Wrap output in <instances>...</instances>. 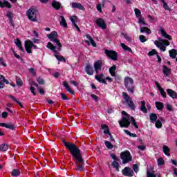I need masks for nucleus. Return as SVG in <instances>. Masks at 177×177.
<instances>
[{
  "instance_id": "obj_52",
  "label": "nucleus",
  "mask_w": 177,
  "mask_h": 177,
  "mask_svg": "<svg viewBox=\"0 0 177 177\" xmlns=\"http://www.w3.org/2000/svg\"><path fill=\"white\" fill-rule=\"evenodd\" d=\"M139 39L140 42H142V43L146 42V41H147V39H146V37H145V35H140Z\"/></svg>"
},
{
  "instance_id": "obj_59",
  "label": "nucleus",
  "mask_w": 177,
  "mask_h": 177,
  "mask_svg": "<svg viewBox=\"0 0 177 177\" xmlns=\"http://www.w3.org/2000/svg\"><path fill=\"white\" fill-rule=\"evenodd\" d=\"M96 8L97 10H98L100 13H102V4H97Z\"/></svg>"
},
{
  "instance_id": "obj_35",
  "label": "nucleus",
  "mask_w": 177,
  "mask_h": 177,
  "mask_svg": "<svg viewBox=\"0 0 177 177\" xmlns=\"http://www.w3.org/2000/svg\"><path fill=\"white\" fill-rule=\"evenodd\" d=\"M120 46H122V49H124V50H126V52H131V53H132V49L128 47V46L125 45V44L121 43Z\"/></svg>"
},
{
  "instance_id": "obj_43",
  "label": "nucleus",
  "mask_w": 177,
  "mask_h": 177,
  "mask_svg": "<svg viewBox=\"0 0 177 177\" xmlns=\"http://www.w3.org/2000/svg\"><path fill=\"white\" fill-rule=\"evenodd\" d=\"M15 44L19 48L20 50H24L23 46H21V41H20V39H17V40L15 41Z\"/></svg>"
},
{
  "instance_id": "obj_63",
  "label": "nucleus",
  "mask_w": 177,
  "mask_h": 177,
  "mask_svg": "<svg viewBox=\"0 0 177 177\" xmlns=\"http://www.w3.org/2000/svg\"><path fill=\"white\" fill-rule=\"evenodd\" d=\"M30 91L32 92V93H33L34 96H35V95H36V93H35V87L30 86Z\"/></svg>"
},
{
  "instance_id": "obj_56",
  "label": "nucleus",
  "mask_w": 177,
  "mask_h": 177,
  "mask_svg": "<svg viewBox=\"0 0 177 177\" xmlns=\"http://www.w3.org/2000/svg\"><path fill=\"white\" fill-rule=\"evenodd\" d=\"M61 97L63 99V100H68V97H67V95L66 94L62 93H61Z\"/></svg>"
},
{
  "instance_id": "obj_31",
  "label": "nucleus",
  "mask_w": 177,
  "mask_h": 177,
  "mask_svg": "<svg viewBox=\"0 0 177 177\" xmlns=\"http://www.w3.org/2000/svg\"><path fill=\"white\" fill-rule=\"evenodd\" d=\"M141 106L140 110L142 111V113H147V109L146 108V102L145 101H141Z\"/></svg>"
},
{
  "instance_id": "obj_64",
  "label": "nucleus",
  "mask_w": 177,
  "mask_h": 177,
  "mask_svg": "<svg viewBox=\"0 0 177 177\" xmlns=\"http://www.w3.org/2000/svg\"><path fill=\"white\" fill-rule=\"evenodd\" d=\"M137 147H138V149H139V150H142V151H143L146 149V147L144 145H140V146H138Z\"/></svg>"
},
{
  "instance_id": "obj_53",
  "label": "nucleus",
  "mask_w": 177,
  "mask_h": 177,
  "mask_svg": "<svg viewBox=\"0 0 177 177\" xmlns=\"http://www.w3.org/2000/svg\"><path fill=\"white\" fill-rule=\"evenodd\" d=\"M6 128H8V129H12V131H13V129H15V125H13V124L12 123L7 124Z\"/></svg>"
},
{
  "instance_id": "obj_49",
  "label": "nucleus",
  "mask_w": 177,
  "mask_h": 177,
  "mask_svg": "<svg viewBox=\"0 0 177 177\" xmlns=\"http://www.w3.org/2000/svg\"><path fill=\"white\" fill-rule=\"evenodd\" d=\"M133 169L136 174H138L139 172V165L135 164L133 165Z\"/></svg>"
},
{
  "instance_id": "obj_6",
  "label": "nucleus",
  "mask_w": 177,
  "mask_h": 177,
  "mask_svg": "<svg viewBox=\"0 0 177 177\" xmlns=\"http://www.w3.org/2000/svg\"><path fill=\"white\" fill-rule=\"evenodd\" d=\"M124 86H126L128 92L131 93H134L135 86L133 85V80L130 77H126L124 78Z\"/></svg>"
},
{
  "instance_id": "obj_11",
  "label": "nucleus",
  "mask_w": 177,
  "mask_h": 177,
  "mask_svg": "<svg viewBox=\"0 0 177 177\" xmlns=\"http://www.w3.org/2000/svg\"><path fill=\"white\" fill-rule=\"evenodd\" d=\"M122 172L124 176L132 177L133 176V175H135L133 170H132L131 167H124L122 171Z\"/></svg>"
},
{
  "instance_id": "obj_34",
  "label": "nucleus",
  "mask_w": 177,
  "mask_h": 177,
  "mask_svg": "<svg viewBox=\"0 0 177 177\" xmlns=\"http://www.w3.org/2000/svg\"><path fill=\"white\" fill-rule=\"evenodd\" d=\"M169 151H171V150L169 149V148L166 146V145H164L163 146V153L165 154V156H171V153H169Z\"/></svg>"
},
{
  "instance_id": "obj_32",
  "label": "nucleus",
  "mask_w": 177,
  "mask_h": 177,
  "mask_svg": "<svg viewBox=\"0 0 177 177\" xmlns=\"http://www.w3.org/2000/svg\"><path fill=\"white\" fill-rule=\"evenodd\" d=\"M149 119H150L151 122L154 124V122L156 121H157V114H156V113H151L149 115Z\"/></svg>"
},
{
  "instance_id": "obj_47",
  "label": "nucleus",
  "mask_w": 177,
  "mask_h": 177,
  "mask_svg": "<svg viewBox=\"0 0 177 177\" xmlns=\"http://www.w3.org/2000/svg\"><path fill=\"white\" fill-rule=\"evenodd\" d=\"M160 1L162 3L163 8L165 10H170L171 8H169V6H168V4L165 3V0H160Z\"/></svg>"
},
{
  "instance_id": "obj_7",
  "label": "nucleus",
  "mask_w": 177,
  "mask_h": 177,
  "mask_svg": "<svg viewBox=\"0 0 177 177\" xmlns=\"http://www.w3.org/2000/svg\"><path fill=\"white\" fill-rule=\"evenodd\" d=\"M122 97L124 100V102L127 103V106L131 109V110L135 111L136 106H135V103L132 100V98H131V97L128 95V93L123 92Z\"/></svg>"
},
{
  "instance_id": "obj_1",
  "label": "nucleus",
  "mask_w": 177,
  "mask_h": 177,
  "mask_svg": "<svg viewBox=\"0 0 177 177\" xmlns=\"http://www.w3.org/2000/svg\"><path fill=\"white\" fill-rule=\"evenodd\" d=\"M64 145L75 158V163L77 165V171H84V159L81 155V151L78 147L73 143L64 142Z\"/></svg>"
},
{
  "instance_id": "obj_17",
  "label": "nucleus",
  "mask_w": 177,
  "mask_h": 177,
  "mask_svg": "<svg viewBox=\"0 0 177 177\" xmlns=\"http://www.w3.org/2000/svg\"><path fill=\"white\" fill-rule=\"evenodd\" d=\"M101 128H102V129H104V133H105L106 135H109L110 136V140H111V142L114 141V138L111 136V133H110V130L109 129V126H107L106 124H102Z\"/></svg>"
},
{
  "instance_id": "obj_8",
  "label": "nucleus",
  "mask_w": 177,
  "mask_h": 177,
  "mask_svg": "<svg viewBox=\"0 0 177 177\" xmlns=\"http://www.w3.org/2000/svg\"><path fill=\"white\" fill-rule=\"evenodd\" d=\"M120 158L122 160L123 164H128V162L132 161V156H131V153L128 151L122 152L120 154Z\"/></svg>"
},
{
  "instance_id": "obj_19",
  "label": "nucleus",
  "mask_w": 177,
  "mask_h": 177,
  "mask_svg": "<svg viewBox=\"0 0 177 177\" xmlns=\"http://www.w3.org/2000/svg\"><path fill=\"white\" fill-rule=\"evenodd\" d=\"M71 6L73 9H79L80 10H85V7L82 6L80 3L73 2L71 3Z\"/></svg>"
},
{
  "instance_id": "obj_41",
  "label": "nucleus",
  "mask_w": 177,
  "mask_h": 177,
  "mask_svg": "<svg viewBox=\"0 0 177 177\" xmlns=\"http://www.w3.org/2000/svg\"><path fill=\"white\" fill-rule=\"evenodd\" d=\"M8 146L6 144H2L1 145H0V151H6V150H8Z\"/></svg>"
},
{
  "instance_id": "obj_22",
  "label": "nucleus",
  "mask_w": 177,
  "mask_h": 177,
  "mask_svg": "<svg viewBox=\"0 0 177 177\" xmlns=\"http://www.w3.org/2000/svg\"><path fill=\"white\" fill-rule=\"evenodd\" d=\"M166 92H167V95L172 99H177V93L174 90L168 88L166 90Z\"/></svg>"
},
{
  "instance_id": "obj_58",
  "label": "nucleus",
  "mask_w": 177,
  "mask_h": 177,
  "mask_svg": "<svg viewBox=\"0 0 177 177\" xmlns=\"http://www.w3.org/2000/svg\"><path fill=\"white\" fill-rule=\"evenodd\" d=\"M91 97L92 99H93L94 100H95V102H97V100H99V97H97L96 95L95 94H92L91 95Z\"/></svg>"
},
{
  "instance_id": "obj_40",
  "label": "nucleus",
  "mask_w": 177,
  "mask_h": 177,
  "mask_svg": "<svg viewBox=\"0 0 177 177\" xmlns=\"http://www.w3.org/2000/svg\"><path fill=\"white\" fill-rule=\"evenodd\" d=\"M130 120L131 121L132 125H133V127H135V128H136V129H138V128H139V126L138 125V123H136L135 118L132 116H130Z\"/></svg>"
},
{
  "instance_id": "obj_3",
  "label": "nucleus",
  "mask_w": 177,
  "mask_h": 177,
  "mask_svg": "<svg viewBox=\"0 0 177 177\" xmlns=\"http://www.w3.org/2000/svg\"><path fill=\"white\" fill-rule=\"evenodd\" d=\"M158 41L156 40L154 44L162 50V52H165L167 50V46H169V41L166 39H162L161 38L158 39Z\"/></svg>"
},
{
  "instance_id": "obj_9",
  "label": "nucleus",
  "mask_w": 177,
  "mask_h": 177,
  "mask_svg": "<svg viewBox=\"0 0 177 177\" xmlns=\"http://www.w3.org/2000/svg\"><path fill=\"white\" fill-rule=\"evenodd\" d=\"M37 9L30 8L26 12L29 20L37 21Z\"/></svg>"
},
{
  "instance_id": "obj_23",
  "label": "nucleus",
  "mask_w": 177,
  "mask_h": 177,
  "mask_svg": "<svg viewBox=\"0 0 177 177\" xmlns=\"http://www.w3.org/2000/svg\"><path fill=\"white\" fill-rule=\"evenodd\" d=\"M62 85L64 86L67 92H69V93H71V95H75V92L71 89V87L68 86V83L67 82H64Z\"/></svg>"
},
{
  "instance_id": "obj_21",
  "label": "nucleus",
  "mask_w": 177,
  "mask_h": 177,
  "mask_svg": "<svg viewBox=\"0 0 177 177\" xmlns=\"http://www.w3.org/2000/svg\"><path fill=\"white\" fill-rule=\"evenodd\" d=\"M85 71L88 75H93V67L89 64L86 65Z\"/></svg>"
},
{
  "instance_id": "obj_20",
  "label": "nucleus",
  "mask_w": 177,
  "mask_h": 177,
  "mask_svg": "<svg viewBox=\"0 0 177 177\" xmlns=\"http://www.w3.org/2000/svg\"><path fill=\"white\" fill-rule=\"evenodd\" d=\"M0 8H8V9H10V8H12V5H10V3L6 0L3 1L0 0Z\"/></svg>"
},
{
  "instance_id": "obj_29",
  "label": "nucleus",
  "mask_w": 177,
  "mask_h": 177,
  "mask_svg": "<svg viewBox=\"0 0 177 177\" xmlns=\"http://www.w3.org/2000/svg\"><path fill=\"white\" fill-rule=\"evenodd\" d=\"M52 6H53V8H54V9H56V10H59V9H60V7L62 6V5L58 1H53L52 3Z\"/></svg>"
},
{
  "instance_id": "obj_44",
  "label": "nucleus",
  "mask_w": 177,
  "mask_h": 177,
  "mask_svg": "<svg viewBox=\"0 0 177 177\" xmlns=\"http://www.w3.org/2000/svg\"><path fill=\"white\" fill-rule=\"evenodd\" d=\"M12 176H19V175H20V170L17 169H13L12 172Z\"/></svg>"
},
{
  "instance_id": "obj_36",
  "label": "nucleus",
  "mask_w": 177,
  "mask_h": 177,
  "mask_svg": "<svg viewBox=\"0 0 177 177\" xmlns=\"http://www.w3.org/2000/svg\"><path fill=\"white\" fill-rule=\"evenodd\" d=\"M155 104L158 110H162L164 109V104L162 102H156Z\"/></svg>"
},
{
  "instance_id": "obj_55",
  "label": "nucleus",
  "mask_w": 177,
  "mask_h": 177,
  "mask_svg": "<svg viewBox=\"0 0 177 177\" xmlns=\"http://www.w3.org/2000/svg\"><path fill=\"white\" fill-rule=\"evenodd\" d=\"M37 82L39 84H40L41 85H44V84H45V82L44 81V79H42L41 77H39L37 79Z\"/></svg>"
},
{
  "instance_id": "obj_10",
  "label": "nucleus",
  "mask_w": 177,
  "mask_h": 177,
  "mask_svg": "<svg viewBox=\"0 0 177 177\" xmlns=\"http://www.w3.org/2000/svg\"><path fill=\"white\" fill-rule=\"evenodd\" d=\"M104 53L107 57L115 62L117 60V59H118V54L114 50H105Z\"/></svg>"
},
{
  "instance_id": "obj_42",
  "label": "nucleus",
  "mask_w": 177,
  "mask_h": 177,
  "mask_svg": "<svg viewBox=\"0 0 177 177\" xmlns=\"http://www.w3.org/2000/svg\"><path fill=\"white\" fill-rule=\"evenodd\" d=\"M16 84L17 86H23V80L19 77H16Z\"/></svg>"
},
{
  "instance_id": "obj_18",
  "label": "nucleus",
  "mask_w": 177,
  "mask_h": 177,
  "mask_svg": "<svg viewBox=\"0 0 177 177\" xmlns=\"http://www.w3.org/2000/svg\"><path fill=\"white\" fill-rule=\"evenodd\" d=\"M155 85L156 86V88H158L161 96H162L164 98L167 97V93H165V91L158 82H155Z\"/></svg>"
},
{
  "instance_id": "obj_48",
  "label": "nucleus",
  "mask_w": 177,
  "mask_h": 177,
  "mask_svg": "<svg viewBox=\"0 0 177 177\" xmlns=\"http://www.w3.org/2000/svg\"><path fill=\"white\" fill-rule=\"evenodd\" d=\"M158 165H164L165 164V161L162 158H159L157 160Z\"/></svg>"
},
{
  "instance_id": "obj_14",
  "label": "nucleus",
  "mask_w": 177,
  "mask_h": 177,
  "mask_svg": "<svg viewBox=\"0 0 177 177\" xmlns=\"http://www.w3.org/2000/svg\"><path fill=\"white\" fill-rule=\"evenodd\" d=\"M25 49L27 53H32V41L31 40H26L25 41Z\"/></svg>"
},
{
  "instance_id": "obj_5",
  "label": "nucleus",
  "mask_w": 177,
  "mask_h": 177,
  "mask_svg": "<svg viewBox=\"0 0 177 177\" xmlns=\"http://www.w3.org/2000/svg\"><path fill=\"white\" fill-rule=\"evenodd\" d=\"M47 37L52 42H55V44H57V49L58 50H62V43H60V41L59 39H57V32L53 31L50 34L47 35Z\"/></svg>"
},
{
  "instance_id": "obj_61",
  "label": "nucleus",
  "mask_w": 177,
  "mask_h": 177,
  "mask_svg": "<svg viewBox=\"0 0 177 177\" xmlns=\"http://www.w3.org/2000/svg\"><path fill=\"white\" fill-rule=\"evenodd\" d=\"M2 118H8V112H3L1 113Z\"/></svg>"
},
{
  "instance_id": "obj_39",
  "label": "nucleus",
  "mask_w": 177,
  "mask_h": 177,
  "mask_svg": "<svg viewBox=\"0 0 177 177\" xmlns=\"http://www.w3.org/2000/svg\"><path fill=\"white\" fill-rule=\"evenodd\" d=\"M112 166L116 171H118V172L120 171V164H118L117 161L114 160L112 163Z\"/></svg>"
},
{
  "instance_id": "obj_46",
  "label": "nucleus",
  "mask_w": 177,
  "mask_h": 177,
  "mask_svg": "<svg viewBox=\"0 0 177 177\" xmlns=\"http://www.w3.org/2000/svg\"><path fill=\"white\" fill-rule=\"evenodd\" d=\"M104 144L106 147H107V149H109V150H111V149H113V144L109 141H105Z\"/></svg>"
},
{
  "instance_id": "obj_45",
  "label": "nucleus",
  "mask_w": 177,
  "mask_h": 177,
  "mask_svg": "<svg viewBox=\"0 0 177 177\" xmlns=\"http://www.w3.org/2000/svg\"><path fill=\"white\" fill-rule=\"evenodd\" d=\"M71 21L72 22L73 26H74L75 24H77L76 22L78 21V18L77 16H72L71 17Z\"/></svg>"
},
{
  "instance_id": "obj_15",
  "label": "nucleus",
  "mask_w": 177,
  "mask_h": 177,
  "mask_svg": "<svg viewBox=\"0 0 177 177\" xmlns=\"http://www.w3.org/2000/svg\"><path fill=\"white\" fill-rule=\"evenodd\" d=\"M95 78L98 82H102V84H104V85H107V82H106V78L104 77V75L103 74H99L97 73V75L95 76Z\"/></svg>"
},
{
  "instance_id": "obj_30",
  "label": "nucleus",
  "mask_w": 177,
  "mask_h": 177,
  "mask_svg": "<svg viewBox=\"0 0 177 177\" xmlns=\"http://www.w3.org/2000/svg\"><path fill=\"white\" fill-rule=\"evenodd\" d=\"M115 70H117V66H115V65H113L109 68V73L112 77H115Z\"/></svg>"
},
{
  "instance_id": "obj_57",
  "label": "nucleus",
  "mask_w": 177,
  "mask_h": 177,
  "mask_svg": "<svg viewBox=\"0 0 177 177\" xmlns=\"http://www.w3.org/2000/svg\"><path fill=\"white\" fill-rule=\"evenodd\" d=\"M30 73L32 74V75H35L37 74V72L35 71V69L30 68L29 69Z\"/></svg>"
},
{
  "instance_id": "obj_4",
  "label": "nucleus",
  "mask_w": 177,
  "mask_h": 177,
  "mask_svg": "<svg viewBox=\"0 0 177 177\" xmlns=\"http://www.w3.org/2000/svg\"><path fill=\"white\" fill-rule=\"evenodd\" d=\"M47 48L50 49V50H53L54 56L56 57L58 62H64V63H66V58L62 56L60 53L57 52V50H56V46H55L52 43L48 42L47 44Z\"/></svg>"
},
{
  "instance_id": "obj_62",
  "label": "nucleus",
  "mask_w": 177,
  "mask_h": 177,
  "mask_svg": "<svg viewBox=\"0 0 177 177\" xmlns=\"http://www.w3.org/2000/svg\"><path fill=\"white\" fill-rule=\"evenodd\" d=\"M30 86H35L36 88H38V84L35 82H30Z\"/></svg>"
},
{
  "instance_id": "obj_25",
  "label": "nucleus",
  "mask_w": 177,
  "mask_h": 177,
  "mask_svg": "<svg viewBox=\"0 0 177 177\" xmlns=\"http://www.w3.org/2000/svg\"><path fill=\"white\" fill-rule=\"evenodd\" d=\"M162 122H165V120H164V118H160V119L156 122L155 127H156V128H158V129L162 128Z\"/></svg>"
},
{
  "instance_id": "obj_27",
  "label": "nucleus",
  "mask_w": 177,
  "mask_h": 177,
  "mask_svg": "<svg viewBox=\"0 0 177 177\" xmlns=\"http://www.w3.org/2000/svg\"><path fill=\"white\" fill-rule=\"evenodd\" d=\"M61 21H59L60 26L64 27V28H68V26H67V21H66V19H64V17L60 16Z\"/></svg>"
},
{
  "instance_id": "obj_12",
  "label": "nucleus",
  "mask_w": 177,
  "mask_h": 177,
  "mask_svg": "<svg viewBox=\"0 0 177 177\" xmlns=\"http://www.w3.org/2000/svg\"><path fill=\"white\" fill-rule=\"evenodd\" d=\"M93 66L96 74H99V71H102V67H103V62H102V60L95 61Z\"/></svg>"
},
{
  "instance_id": "obj_37",
  "label": "nucleus",
  "mask_w": 177,
  "mask_h": 177,
  "mask_svg": "<svg viewBox=\"0 0 177 177\" xmlns=\"http://www.w3.org/2000/svg\"><path fill=\"white\" fill-rule=\"evenodd\" d=\"M138 24H142V26H147V24L146 23V21H145V18L143 17H139L138 18Z\"/></svg>"
},
{
  "instance_id": "obj_50",
  "label": "nucleus",
  "mask_w": 177,
  "mask_h": 177,
  "mask_svg": "<svg viewBox=\"0 0 177 177\" xmlns=\"http://www.w3.org/2000/svg\"><path fill=\"white\" fill-rule=\"evenodd\" d=\"M7 17H8L10 21H13V13L12 12H8Z\"/></svg>"
},
{
  "instance_id": "obj_16",
  "label": "nucleus",
  "mask_w": 177,
  "mask_h": 177,
  "mask_svg": "<svg viewBox=\"0 0 177 177\" xmlns=\"http://www.w3.org/2000/svg\"><path fill=\"white\" fill-rule=\"evenodd\" d=\"M86 38H87V39L88 40H85L84 42L85 44H86V45H92V46H93L94 48H96V42H95V40H93V39H92V37L89 35H86Z\"/></svg>"
},
{
  "instance_id": "obj_60",
  "label": "nucleus",
  "mask_w": 177,
  "mask_h": 177,
  "mask_svg": "<svg viewBox=\"0 0 177 177\" xmlns=\"http://www.w3.org/2000/svg\"><path fill=\"white\" fill-rule=\"evenodd\" d=\"M72 85H74V86H78L80 85V83L78 82H75L74 80L70 82Z\"/></svg>"
},
{
  "instance_id": "obj_13",
  "label": "nucleus",
  "mask_w": 177,
  "mask_h": 177,
  "mask_svg": "<svg viewBox=\"0 0 177 177\" xmlns=\"http://www.w3.org/2000/svg\"><path fill=\"white\" fill-rule=\"evenodd\" d=\"M95 24L100 28H102V30H106L107 28V25L106 22H104V19L100 18L95 21Z\"/></svg>"
},
{
  "instance_id": "obj_33",
  "label": "nucleus",
  "mask_w": 177,
  "mask_h": 177,
  "mask_svg": "<svg viewBox=\"0 0 177 177\" xmlns=\"http://www.w3.org/2000/svg\"><path fill=\"white\" fill-rule=\"evenodd\" d=\"M140 32H146V34H151V30L149 28L144 26L140 28Z\"/></svg>"
},
{
  "instance_id": "obj_51",
  "label": "nucleus",
  "mask_w": 177,
  "mask_h": 177,
  "mask_svg": "<svg viewBox=\"0 0 177 177\" xmlns=\"http://www.w3.org/2000/svg\"><path fill=\"white\" fill-rule=\"evenodd\" d=\"M154 55H157V50L156 49H153L148 53L149 56H154Z\"/></svg>"
},
{
  "instance_id": "obj_26",
  "label": "nucleus",
  "mask_w": 177,
  "mask_h": 177,
  "mask_svg": "<svg viewBox=\"0 0 177 177\" xmlns=\"http://www.w3.org/2000/svg\"><path fill=\"white\" fill-rule=\"evenodd\" d=\"M160 33L162 35V37H164V38L169 39V41H171L172 39V37H171V35L167 34V32H165L164 29L160 28Z\"/></svg>"
},
{
  "instance_id": "obj_38",
  "label": "nucleus",
  "mask_w": 177,
  "mask_h": 177,
  "mask_svg": "<svg viewBox=\"0 0 177 177\" xmlns=\"http://www.w3.org/2000/svg\"><path fill=\"white\" fill-rule=\"evenodd\" d=\"M134 12L137 19L142 17V12L140 11V10L136 8L134 9Z\"/></svg>"
},
{
  "instance_id": "obj_54",
  "label": "nucleus",
  "mask_w": 177,
  "mask_h": 177,
  "mask_svg": "<svg viewBox=\"0 0 177 177\" xmlns=\"http://www.w3.org/2000/svg\"><path fill=\"white\" fill-rule=\"evenodd\" d=\"M147 177H156V174H154V173L147 171Z\"/></svg>"
},
{
  "instance_id": "obj_24",
  "label": "nucleus",
  "mask_w": 177,
  "mask_h": 177,
  "mask_svg": "<svg viewBox=\"0 0 177 177\" xmlns=\"http://www.w3.org/2000/svg\"><path fill=\"white\" fill-rule=\"evenodd\" d=\"M162 73L165 77H169V74H171V68H168L167 66H163Z\"/></svg>"
},
{
  "instance_id": "obj_28",
  "label": "nucleus",
  "mask_w": 177,
  "mask_h": 177,
  "mask_svg": "<svg viewBox=\"0 0 177 177\" xmlns=\"http://www.w3.org/2000/svg\"><path fill=\"white\" fill-rule=\"evenodd\" d=\"M169 55L171 59H176L177 50L175 49H171L169 50Z\"/></svg>"
},
{
  "instance_id": "obj_2",
  "label": "nucleus",
  "mask_w": 177,
  "mask_h": 177,
  "mask_svg": "<svg viewBox=\"0 0 177 177\" xmlns=\"http://www.w3.org/2000/svg\"><path fill=\"white\" fill-rule=\"evenodd\" d=\"M122 115H124L122 120H119V124L122 128H128L131 125V116L125 111H122Z\"/></svg>"
}]
</instances>
